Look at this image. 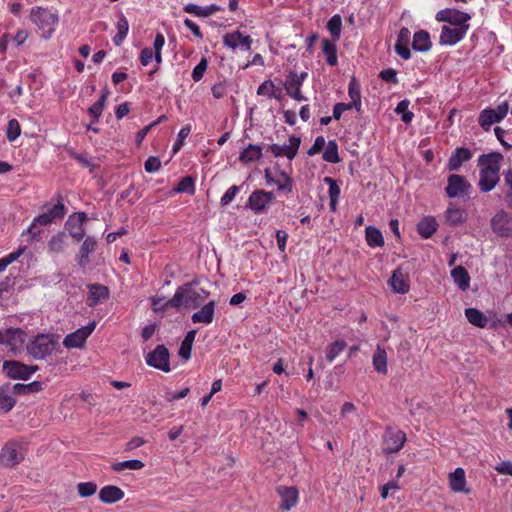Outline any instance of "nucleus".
Returning a JSON list of instances; mask_svg holds the SVG:
<instances>
[{
	"label": "nucleus",
	"instance_id": "nucleus-1",
	"mask_svg": "<svg viewBox=\"0 0 512 512\" xmlns=\"http://www.w3.org/2000/svg\"><path fill=\"white\" fill-rule=\"evenodd\" d=\"M501 160L502 155L500 153H491L480 157L479 165L481 169L478 184L482 192H489L497 185Z\"/></svg>",
	"mask_w": 512,
	"mask_h": 512
},
{
	"label": "nucleus",
	"instance_id": "nucleus-2",
	"mask_svg": "<svg viewBox=\"0 0 512 512\" xmlns=\"http://www.w3.org/2000/svg\"><path fill=\"white\" fill-rule=\"evenodd\" d=\"M208 296L209 292L194 286L193 283H187L179 287L170 299L171 308H197Z\"/></svg>",
	"mask_w": 512,
	"mask_h": 512
},
{
	"label": "nucleus",
	"instance_id": "nucleus-3",
	"mask_svg": "<svg viewBox=\"0 0 512 512\" xmlns=\"http://www.w3.org/2000/svg\"><path fill=\"white\" fill-rule=\"evenodd\" d=\"M30 19L37 26L41 37L45 39L52 36L59 21L57 13L42 7L32 8Z\"/></svg>",
	"mask_w": 512,
	"mask_h": 512
},
{
	"label": "nucleus",
	"instance_id": "nucleus-4",
	"mask_svg": "<svg viewBox=\"0 0 512 512\" xmlns=\"http://www.w3.org/2000/svg\"><path fill=\"white\" fill-rule=\"evenodd\" d=\"M64 215L65 206L62 202L59 201L53 207L49 208L46 212L34 218L33 222L26 229L25 233H27L29 237L33 240L41 233L40 229L37 228V225L47 226L54 220L63 218Z\"/></svg>",
	"mask_w": 512,
	"mask_h": 512
},
{
	"label": "nucleus",
	"instance_id": "nucleus-5",
	"mask_svg": "<svg viewBox=\"0 0 512 512\" xmlns=\"http://www.w3.org/2000/svg\"><path fill=\"white\" fill-rule=\"evenodd\" d=\"M55 345L56 343L51 336L40 334L27 344L26 350L34 359L42 360L52 354Z\"/></svg>",
	"mask_w": 512,
	"mask_h": 512
},
{
	"label": "nucleus",
	"instance_id": "nucleus-6",
	"mask_svg": "<svg viewBox=\"0 0 512 512\" xmlns=\"http://www.w3.org/2000/svg\"><path fill=\"white\" fill-rule=\"evenodd\" d=\"M508 111L507 101L500 103L496 108H485L479 114L478 123L485 131H489L493 124L501 122L506 117Z\"/></svg>",
	"mask_w": 512,
	"mask_h": 512
},
{
	"label": "nucleus",
	"instance_id": "nucleus-7",
	"mask_svg": "<svg viewBox=\"0 0 512 512\" xmlns=\"http://www.w3.org/2000/svg\"><path fill=\"white\" fill-rule=\"evenodd\" d=\"M24 458L23 446L16 441L7 442L0 452V463L5 467H14Z\"/></svg>",
	"mask_w": 512,
	"mask_h": 512
},
{
	"label": "nucleus",
	"instance_id": "nucleus-8",
	"mask_svg": "<svg viewBox=\"0 0 512 512\" xmlns=\"http://www.w3.org/2000/svg\"><path fill=\"white\" fill-rule=\"evenodd\" d=\"M307 76L308 74L306 72H302L300 74L295 72L289 73L283 82V86L287 95L296 101H307V98L302 94L301 91Z\"/></svg>",
	"mask_w": 512,
	"mask_h": 512
},
{
	"label": "nucleus",
	"instance_id": "nucleus-9",
	"mask_svg": "<svg viewBox=\"0 0 512 512\" xmlns=\"http://www.w3.org/2000/svg\"><path fill=\"white\" fill-rule=\"evenodd\" d=\"M436 21L449 23L450 26L462 27L470 26L471 16L463 11L454 8H445L439 10L435 16Z\"/></svg>",
	"mask_w": 512,
	"mask_h": 512
},
{
	"label": "nucleus",
	"instance_id": "nucleus-10",
	"mask_svg": "<svg viewBox=\"0 0 512 512\" xmlns=\"http://www.w3.org/2000/svg\"><path fill=\"white\" fill-rule=\"evenodd\" d=\"M146 363L150 367L161 370L165 373L170 372L169 352L164 345H158L156 348L147 354Z\"/></svg>",
	"mask_w": 512,
	"mask_h": 512
},
{
	"label": "nucleus",
	"instance_id": "nucleus-11",
	"mask_svg": "<svg viewBox=\"0 0 512 512\" xmlns=\"http://www.w3.org/2000/svg\"><path fill=\"white\" fill-rule=\"evenodd\" d=\"M38 366H28L19 361H5L3 371L12 379H29L36 371Z\"/></svg>",
	"mask_w": 512,
	"mask_h": 512
},
{
	"label": "nucleus",
	"instance_id": "nucleus-12",
	"mask_svg": "<svg viewBox=\"0 0 512 512\" xmlns=\"http://www.w3.org/2000/svg\"><path fill=\"white\" fill-rule=\"evenodd\" d=\"M25 337V332L20 328H7L0 330V344L6 345L14 352L22 347Z\"/></svg>",
	"mask_w": 512,
	"mask_h": 512
},
{
	"label": "nucleus",
	"instance_id": "nucleus-13",
	"mask_svg": "<svg viewBox=\"0 0 512 512\" xmlns=\"http://www.w3.org/2000/svg\"><path fill=\"white\" fill-rule=\"evenodd\" d=\"M96 324L94 321L88 323L86 326L77 329L76 331L68 334L64 340L63 345L67 348H80L84 345L87 338L94 331Z\"/></svg>",
	"mask_w": 512,
	"mask_h": 512
},
{
	"label": "nucleus",
	"instance_id": "nucleus-14",
	"mask_svg": "<svg viewBox=\"0 0 512 512\" xmlns=\"http://www.w3.org/2000/svg\"><path fill=\"white\" fill-rule=\"evenodd\" d=\"M470 26L456 27L443 25L439 37V43L445 46H453L460 42L467 34Z\"/></svg>",
	"mask_w": 512,
	"mask_h": 512
},
{
	"label": "nucleus",
	"instance_id": "nucleus-15",
	"mask_svg": "<svg viewBox=\"0 0 512 512\" xmlns=\"http://www.w3.org/2000/svg\"><path fill=\"white\" fill-rule=\"evenodd\" d=\"M253 39L249 35H244L239 30L226 33L223 36V44L231 49L232 51H235L237 49H240L242 51H249L251 49Z\"/></svg>",
	"mask_w": 512,
	"mask_h": 512
},
{
	"label": "nucleus",
	"instance_id": "nucleus-16",
	"mask_svg": "<svg viewBox=\"0 0 512 512\" xmlns=\"http://www.w3.org/2000/svg\"><path fill=\"white\" fill-rule=\"evenodd\" d=\"M86 220L87 214L85 212L73 213L68 217V220L65 223V227L74 240L81 241L84 238V223Z\"/></svg>",
	"mask_w": 512,
	"mask_h": 512
},
{
	"label": "nucleus",
	"instance_id": "nucleus-17",
	"mask_svg": "<svg viewBox=\"0 0 512 512\" xmlns=\"http://www.w3.org/2000/svg\"><path fill=\"white\" fill-rule=\"evenodd\" d=\"M471 185L467 180L458 174H452L448 177V184L445 189L450 198L463 197L469 193Z\"/></svg>",
	"mask_w": 512,
	"mask_h": 512
},
{
	"label": "nucleus",
	"instance_id": "nucleus-18",
	"mask_svg": "<svg viewBox=\"0 0 512 512\" xmlns=\"http://www.w3.org/2000/svg\"><path fill=\"white\" fill-rule=\"evenodd\" d=\"M301 139L297 136L289 137L288 144H273L270 151L275 157H287L289 160L294 159L299 150Z\"/></svg>",
	"mask_w": 512,
	"mask_h": 512
},
{
	"label": "nucleus",
	"instance_id": "nucleus-19",
	"mask_svg": "<svg viewBox=\"0 0 512 512\" xmlns=\"http://www.w3.org/2000/svg\"><path fill=\"white\" fill-rule=\"evenodd\" d=\"M406 435L401 430L388 429L384 435V451L386 453H396L405 444Z\"/></svg>",
	"mask_w": 512,
	"mask_h": 512
},
{
	"label": "nucleus",
	"instance_id": "nucleus-20",
	"mask_svg": "<svg viewBox=\"0 0 512 512\" xmlns=\"http://www.w3.org/2000/svg\"><path fill=\"white\" fill-rule=\"evenodd\" d=\"M273 199L272 192L257 190L249 196L247 205L255 213H262Z\"/></svg>",
	"mask_w": 512,
	"mask_h": 512
},
{
	"label": "nucleus",
	"instance_id": "nucleus-21",
	"mask_svg": "<svg viewBox=\"0 0 512 512\" xmlns=\"http://www.w3.org/2000/svg\"><path fill=\"white\" fill-rule=\"evenodd\" d=\"M388 284L394 293L405 294L410 289L409 275L401 268H397L393 271Z\"/></svg>",
	"mask_w": 512,
	"mask_h": 512
},
{
	"label": "nucleus",
	"instance_id": "nucleus-22",
	"mask_svg": "<svg viewBox=\"0 0 512 512\" xmlns=\"http://www.w3.org/2000/svg\"><path fill=\"white\" fill-rule=\"evenodd\" d=\"M493 232L499 236H509L512 234V219L503 211L494 215L491 220Z\"/></svg>",
	"mask_w": 512,
	"mask_h": 512
},
{
	"label": "nucleus",
	"instance_id": "nucleus-23",
	"mask_svg": "<svg viewBox=\"0 0 512 512\" xmlns=\"http://www.w3.org/2000/svg\"><path fill=\"white\" fill-rule=\"evenodd\" d=\"M411 41V32L408 28L403 27L400 29L394 45L395 52L403 59L408 60L411 58V51L409 44Z\"/></svg>",
	"mask_w": 512,
	"mask_h": 512
},
{
	"label": "nucleus",
	"instance_id": "nucleus-24",
	"mask_svg": "<svg viewBox=\"0 0 512 512\" xmlns=\"http://www.w3.org/2000/svg\"><path fill=\"white\" fill-rule=\"evenodd\" d=\"M449 486L453 492L469 494L470 488L467 487L466 475L463 468L458 467L448 476Z\"/></svg>",
	"mask_w": 512,
	"mask_h": 512
},
{
	"label": "nucleus",
	"instance_id": "nucleus-25",
	"mask_svg": "<svg viewBox=\"0 0 512 512\" xmlns=\"http://www.w3.org/2000/svg\"><path fill=\"white\" fill-rule=\"evenodd\" d=\"M97 246V241L93 236H87L76 256V260L80 267H86L90 263V254H92Z\"/></svg>",
	"mask_w": 512,
	"mask_h": 512
},
{
	"label": "nucleus",
	"instance_id": "nucleus-26",
	"mask_svg": "<svg viewBox=\"0 0 512 512\" xmlns=\"http://www.w3.org/2000/svg\"><path fill=\"white\" fill-rule=\"evenodd\" d=\"M216 302L211 300L207 302L200 310L193 313L191 320L193 323H202L209 325L213 322Z\"/></svg>",
	"mask_w": 512,
	"mask_h": 512
},
{
	"label": "nucleus",
	"instance_id": "nucleus-27",
	"mask_svg": "<svg viewBox=\"0 0 512 512\" xmlns=\"http://www.w3.org/2000/svg\"><path fill=\"white\" fill-rule=\"evenodd\" d=\"M277 492L281 497L280 507L283 510H290L298 501V490L295 487L279 486Z\"/></svg>",
	"mask_w": 512,
	"mask_h": 512
},
{
	"label": "nucleus",
	"instance_id": "nucleus-28",
	"mask_svg": "<svg viewBox=\"0 0 512 512\" xmlns=\"http://www.w3.org/2000/svg\"><path fill=\"white\" fill-rule=\"evenodd\" d=\"M124 496V491L115 485H106L99 492V499L105 504H114L122 500Z\"/></svg>",
	"mask_w": 512,
	"mask_h": 512
},
{
	"label": "nucleus",
	"instance_id": "nucleus-29",
	"mask_svg": "<svg viewBox=\"0 0 512 512\" xmlns=\"http://www.w3.org/2000/svg\"><path fill=\"white\" fill-rule=\"evenodd\" d=\"M472 157V153L468 148L459 147L450 156L448 160V169L450 171H457L464 162H467Z\"/></svg>",
	"mask_w": 512,
	"mask_h": 512
},
{
	"label": "nucleus",
	"instance_id": "nucleus-30",
	"mask_svg": "<svg viewBox=\"0 0 512 512\" xmlns=\"http://www.w3.org/2000/svg\"><path fill=\"white\" fill-rule=\"evenodd\" d=\"M257 95L267 98L281 100L283 97L282 89L275 85L272 80H265L257 88Z\"/></svg>",
	"mask_w": 512,
	"mask_h": 512
},
{
	"label": "nucleus",
	"instance_id": "nucleus-31",
	"mask_svg": "<svg viewBox=\"0 0 512 512\" xmlns=\"http://www.w3.org/2000/svg\"><path fill=\"white\" fill-rule=\"evenodd\" d=\"M432 47L430 35L426 30H419L413 35L412 48L417 52H428Z\"/></svg>",
	"mask_w": 512,
	"mask_h": 512
},
{
	"label": "nucleus",
	"instance_id": "nucleus-32",
	"mask_svg": "<svg viewBox=\"0 0 512 512\" xmlns=\"http://www.w3.org/2000/svg\"><path fill=\"white\" fill-rule=\"evenodd\" d=\"M183 10L186 13L193 14L197 17H208L217 12L219 7L214 4L208 6H199L193 3H188L183 7Z\"/></svg>",
	"mask_w": 512,
	"mask_h": 512
},
{
	"label": "nucleus",
	"instance_id": "nucleus-33",
	"mask_svg": "<svg viewBox=\"0 0 512 512\" xmlns=\"http://www.w3.org/2000/svg\"><path fill=\"white\" fill-rule=\"evenodd\" d=\"M109 296L108 288L103 285H91L89 287V306L93 307L106 300Z\"/></svg>",
	"mask_w": 512,
	"mask_h": 512
},
{
	"label": "nucleus",
	"instance_id": "nucleus-34",
	"mask_svg": "<svg viewBox=\"0 0 512 512\" xmlns=\"http://www.w3.org/2000/svg\"><path fill=\"white\" fill-rule=\"evenodd\" d=\"M437 226L436 219L427 216L418 223L417 231L423 238L428 239L436 232Z\"/></svg>",
	"mask_w": 512,
	"mask_h": 512
},
{
	"label": "nucleus",
	"instance_id": "nucleus-35",
	"mask_svg": "<svg viewBox=\"0 0 512 512\" xmlns=\"http://www.w3.org/2000/svg\"><path fill=\"white\" fill-rule=\"evenodd\" d=\"M465 316L469 323L476 327L485 328L489 325V319L484 315L483 312L476 308H467L465 310Z\"/></svg>",
	"mask_w": 512,
	"mask_h": 512
},
{
	"label": "nucleus",
	"instance_id": "nucleus-36",
	"mask_svg": "<svg viewBox=\"0 0 512 512\" xmlns=\"http://www.w3.org/2000/svg\"><path fill=\"white\" fill-rule=\"evenodd\" d=\"M451 277L455 284L462 291L468 289L470 285V276L463 266H457L451 271Z\"/></svg>",
	"mask_w": 512,
	"mask_h": 512
},
{
	"label": "nucleus",
	"instance_id": "nucleus-37",
	"mask_svg": "<svg viewBox=\"0 0 512 512\" xmlns=\"http://www.w3.org/2000/svg\"><path fill=\"white\" fill-rule=\"evenodd\" d=\"M445 217L449 225L457 226L465 222L467 218V213L464 209L449 206L446 210Z\"/></svg>",
	"mask_w": 512,
	"mask_h": 512
},
{
	"label": "nucleus",
	"instance_id": "nucleus-38",
	"mask_svg": "<svg viewBox=\"0 0 512 512\" xmlns=\"http://www.w3.org/2000/svg\"><path fill=\"white\" fill-rule=\"evenodd\" d=\"M262 157V148L259 145L250 144L239 155L242 163L248 164L255 162Z\"/></svg>",
	"mask_w": 512,
	"mask_h": 512
},
{
	"label": "nucleus",
	"instance_id": "nucleus-39",
	"mask_svg": "<svg viewBox=\"0 0 512 512\" xmlns=\"http://www.w3.org/2000/svg\"><path fill=\"white\" fill-rule=\"evenodd\" d=\"M373 366L378 373L386 374L387 373V355L386 351L377 346L373 358H372Z\"/></svg>",
	"mask_w": 512,
	"mask_h": 512
},
{
	"label": "nucleus",
	"instance_id": "nucleus-40",
	"mask_svg": "<svg viewBox=\"0 0 512 512\" xmlns=\"http://www.w3.org/2000/svg\"><path fill=\"white\" fill-rule=\"evenodd\" d=\"M322 158L328 163L336 164L340 162L341 159L338 153V144L335 140H330L327 142Z\"/></svg>",
	"mask_w": 512,
	"mask_h": 512
},
{
	"label": "nucleus",
	"instance_id": "nucleus-41",
	"mask_svg": "<svg viewBox=\"0 0 512 512\" xmlns=\"http://www.w3.org/2000/svg\"><path fill=\"white\" fill-rule=\"evenodd\" d=\"M366 242L370 247H380L384 244L381 231L374 226L366 227Z\"/></svg>",
	"mask_w": 512,
	"mask_h": 512
},
{
	"label": "nucleus",
	"instance_id": "nucleus-42",
	"mask_svg": "<svg viewBox=\"0 0 512 512\" xmlns=\"http://www.w3.org/2000/svg\"><path fill=\"white\" fill-rule=\"evenodd\" d=\"M196 333V330L188 331L181 343L179 355L185 360H188L191 357L192 345L195 340Z\"/></svg>",
	"mask_w": 512,
	"mask_h": 512
},
{
	"label": "nucleus",
	"instance_id": "nucleus-43",
	"mask_svg": "<svg viewBox=\"0 0 512 512\" xmlns=\"http://www.w3.org/2000/svg\"><path fill=\"white\" fill-rule=\"evenodd\" d=\"M322 49L326 56V61L330 66H336L338 63L336 45L328 39H323Z\"/></svg>",
	"mask_w": 512,
	"mask_h": 512
},
{
	"label": "nucleus",
	"instance_id": "nucleus-44",
	"mask_svg": "<svg viewBox=\"0 0 512 512\" xmlns=\"http://www.w3.org/2000/svg\"><path fill=\"white\" fill-rule=\"evenodd\" d=\"M275 186L279 191L290 193L293 188L292 179L283 171L275 173Z\"/></svg>",
	"mask_w": 512,
	"mask_h": 512
},
{
	"label": "nucleus",
	"instance_id": "nucleus-45",
	"mask_svg": "<svg viewBox=\"0 0 512 512\" xmlns=\"http://www.w3.org/2000/svg\"><path fill=\"white\" fill-rule=\"evenodd\" d=\"M348 94L351 99L350 104L354 106L357 111L361 109V92L360 86L355 79H352L348 85Z\"/></svg>",
	"mask_w": 512,
	"mask_h": 512
},
{
	"label": "nucleus",
	"instance_id": "nucleus-46",
	"mask_svg": "<svg viewBox=\"0 0 512 512\" xmlns=\"http://www.w3.org/2000/svg\"><path fill=\"white\" fill-rule=\"evenodd\" d=\"M129 31V24L124 15H121L117 22V34L113 38V42L116 46L122 44Z\"/></svg>",
	"mask_w": 512,
	"mask_h": 512
},
{
	"label": "nucleus",
	"instance_id": "nucleus-47",
	"mask_svg": "<svg viewBox=\"0 0 512 512\" xmlns=\"http://www.w3.org/2000/svg\"><path fill=\"white\" fill-rule=\"evenodd\" d=\"M66 236L63 232L53 235L48 242V251L50 253H61L65 248Z\"/></svg>",
	"mask_w": 512,
	"mask_h": 512
},
{
	"label": "nucleus",
	"instance_id": "nucleus-48",
	"mask_svg": "<svg viewBox=\"0 0 512 512\" xmlns=\"http://www.w3.org/2000/svg\"><path fill=\"white\" fill-rule=\"evenodd\" d=\"M327 29L330 32L334 41L340 39L342 30V19L340 15L336 14L330 18V20L327 23Z\"/></svg>",
	"mask_w": 512,
	"mask_h": 512
},
{
	"label": "nucleus",
	"instance_id": "nucleus-49",
	"mask_svg": "<svg viewBox=\"0 0 512 512\" xmlns=\"http://www.w3.org/2000/svg\"><path fill=\"white\" fill-rule=\"evenodd\" d=\"M144 467V463L141 460L132 459L125 460L122 462H117L112 465V469L116 472H121L123 470H140Z\"/></svg>",
	"mask_w": 512,
	"mask_h": 512
},
{
	"label": "nucleus",
	"instance_id": "nucleus-50",
	"mask_svg": "<svg viewBox=\"0 0 512 512\" xmlns=\"http://www.w3.org/2000/svg\"><path fill=\"white\" fill-rule=\"evenodd\" d=\"M409 104V100L404 99L401 100L395 108V113L401 115V120L406 124L410 123L414 117V114L408 109Z\"/></svg>",
	"mask_w": 512,
	"mask_h": 512
},
{
	"label": "nucleus",
	"instance_id": "nucleus-51",
	"mask_svg": "<svg viewBox=\"0 0 512 512\" xmlns=\"http://www.w3.org/2000/svg\"><path fill=\"white\" fill-rule=\"evenodd\" d=\"M346 342L343 340L335 341L327 348L326 358L329 362H333L345 349Z\"/></svg>",
	"mask_w": 512,
	"mask_h": 512
},
{
	"label": "nucleus",
	"instance_id": "nucleus-52",
	"mask_svg": "<svg viewBox=\"0 0 512 512\" xmlns=\"http://www.w3.org/2000/svg\"><path fill=\"white\" fill-rule=\"evenodd\" d=\"M106 99L107 93H103L100 96V98L89 108L88 112L94 118L95 121H98V119L102 115Z\"/></svg>",
	"mask_w": 512,
	"mask_h": 512
},
{
	"label": "nucleus",
	"instance_id": "nucleus-53",
	"mask_svg": "<svg viewBox=\"0 0 512 512\" xmlns=\"http://www.w3.org/2000/svg\"><path fill=\"white\" fill-rule=\"evenodd\" d=\"M25 247H19L16 251L0 258V273L4 271L8 265L16 261L24 252Z\"/></svg>",
	"mask_w": 512,
	"mask_h": 512
},
{
	"label": "nucleus",
	"instance_id": "nucleus-54",
	"mask_svg": "<svg viewBox=\"0 0 512 512\" xmlns=\"http://www.w3.org/2000/svg\"><path fill=\"white\" fill-rule=\"evenodd\" d=\"M21 133L20 124L16 119H11L8 122L6 129V137L10 142L15 141Z\"/></svg>",
	"mask_w": 512,
	"mask_h": 512
},
{
	"label": "nucleus",
	"instance_id": "nucleus-55",
	"mask_svg": "<svg viewBox=\"0 0 512 512\" xmlns=\"http://www.w3.org/2000/svg\"><path fill=\"white\" fill-rule=\"evenodd\" d=\"M176 191L179 193L194 194L195 185L193 178L190 176L182 178L177 185Z\"/></svg>",
	"mask_w": 512,
	"mask_h": 512
},
{
	"label": "nucleus",
	"instance_id": "nucleus-56",
	"mask_svg": "<svg viewBox=\"0 0 512 512\" xmlns=\"http://www.w3.org/2000/svg\"><path fill=\"white\" fill-rule=\"evenodd\" d=\"M78 494L81 497H90L97 491V484L94 482H81L77 485Z\"/></svg>",
	"mask_w": 512,
	"mask_h": 512
},
{
	"label": "nucleus",
	"instance_id": "nucleus-57",
	"mask_svg": "<svg viewBox=\"0 0 512 512\" xmlns=\"http://www.w3.org/2000/svg\"><path fill=\"white\" fill-rule=\"evenodd\" d=\"M207 67H208V61L206 58L203 57L200 60V62L194 67V69L192 71L191 76H192L193 81L199 82L203 78V76L207 70Z\"/></svg>",
	"mask_w": 512,
	"mask_h": 512
},
{
	"label": "nucleus",
	"instance_id": "nucleus-58",
	"mask_svg": "<svg viewBox=\"0 0 512 512\" xmlns=\"http://www.w3.org/2000/svg\"><path fill=\"white\" fill-rule=\"evenodd\" d=\"M324 182L327 183L329 186L328 194H329L330 200H333V201L339 200L341 191H340V187L338 186L336 180H334L331 177H325Z\"/></svg>",
	"mask_w": 512,
	"mask_h": 512
},
{
	"label": "nucleus",
	"instance_id": "nucleus-59",
	"mask_svg": "<svg viewBox=\"0 0 512 512\" xmlns=\"http://www.w3.org/2000/svg\"><path fill=\"white\" fill-rule=\"evenodd\" d=\"M190 132H191V127L189 125L184 126L180 129V131L178 133L177 140L173 145L174 153L178 152L181 149L185 139L189 136Z\"/></svg>",
	"mask_w": 512,
	"mask_h": 512
},
{
	"label": "nucleus",
	"instance_id": "nucleus-60",
	"mask_svg": "<svg viewBox=\"0 0 512 512\" xmlns=\"http://www.w3.org/2000/svg\"><path fill=\"white\" fill-rule=\"evenodd\" d=\"M240 187L233 185L224 193V195L220 199V203L222 206H226L230 204L236 197V195L239 193Z\"/></svg>",
	"mask_w": 512,
	"mask_h": 512
},
{
	"label": "nucleus",
	"instance_id": "nucleus-61",
	"mask_svg": "<svg viewBox=\"0 0 512 512\" xmlns=\"http://www.w3.org/2000/svg\"><path fill=\"white\" fill-rule=\"evenodd\" d=\"M151 304L154 311H166L171 307L170 300L165 301L164 297L159 296L152 297Z\"/></svg>",
	"mask_w": 512,
	"mask_h": 512
},
{
	"label": "nucleus",
	"instance_id": "nucleus-62",
	"mask_svg": "<svg viewBox=\"0 0 512 512\" xmlns=\"http://www.w3.org/2000/svg\"><path fill=\"white\" fill-rule=\"evenodd\" d=\"M160 167H161V161L158 157H155V156L148 157V159L145 161V164H144L145 171L148 173H154V172L158 171L160 169Z\"/></svg>",
	"mask_w": 512,
	"mask_h": 512
},
{
	"label": "nucleus",
	"instance_id": "nucleus-63",
	"mask_svg": "<svg viewBox=\"0 0 512 512\" xmlns=\"http://www.w3.org/2000/svg\"><path fill=\"white\" fill-rule=\"evenodd\" d=\"M15 405V399L6 393H0V408L4 412L10 411Z\"/></svg>",
	"mask_w": 512,
	"mask_h": 512
},
{
	"label": "nucleus",
	"instance_id": "nucleus-64",
	"mask_svg": "<svg viewBox=\"0 0 512 512\" xmlns=\"http://www.w3.org/2000/svg\"><path fill=\"white\" fill-rule=\"evenodd\" d=\"M379 77L388 83L396 84L398 83L397 79V71L393 68H387L380 72Z\"/></svg>",
	"mask_w": 512,
	"mask_h": 512
}]
</instances>
